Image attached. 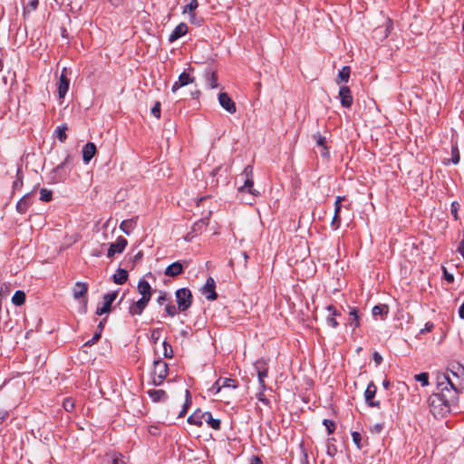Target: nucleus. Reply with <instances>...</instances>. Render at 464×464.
I'll return each mask as SVG.
<instances>
[{"mask_svg":"<svg viewBox=\"0 0 464 464\" xmlns=\"http://www.w3.org/2000/svg\"><path fill=\"white\" fill-rule=\"evenodd\" d=\"M219 382H221V388H232L235 389L237 387V384L235 380L229 378H219Z\"/></svg>","mask_w":464,"mask_h":464,"instance_id":"obj_33","label":"nucleus"},{"mask_svg":"<svg viewBox=\"0 0 464 464\" xmlns=\"http://www.w3.org/2000/svg\"><path fill=\"white\" fill-rule=\"evenodd\" d=\"M451 159H450V161L451 163L453 164H458L459 162V160H460V156H459V148L457 145H452L451 146Z\"/></svg>","mask_w":464,"mask_h":464,"instance_id":"obj_37","label":"nucleus"},{"mask_svg":"<svg viewBox=\"0 0 464 464\" xmlns=\"http://www.w3.org/2000/svg\"><path fill=\"white\" fill-rule=\"evenodd\" d=\"M31 193H27L23 198H21L20 200L17 202L16 210L21 214H24L27 211L28 208L31 206Z\"/></svg>","mask_w":464,"mask_h":464,"instance_id":"obj_18","label":"nucleus"},{"mask_svg":"<svg viewBox=\"0 0 464 464\" xmlns=\"http://www.w3.org/2000/svg\"><path fill=\"white\" fill-rule=\"evenodd\" d=\"M165 311L170 316H174L177 314V308L173 304H167L165 307Z\"/></svg>","mask_w":464,"mask_h":464,"instance_id":"obj_49","label":"nucleus"},{"mask_svg":"<svg viewBox=\"0 0 464 464\" xmlns=\"http://www.w3.org/2000/svg\"><path fill=\"white\" fill-rule=\"evenodd\" d=\"M66 69L64 68L61 73L58 82V96L59 99H63L68 92L70 81L66 77Z\"/></svg>","mask_w":464,"mask_h":464,"instance_id":"obj_11","label":"nucleus"},{"mask_svg":"<svg viewBox=\"0 0 464 464\" xmlns=\"http://www.w3.org/2000/svg\"><path fill=\"white\" fill-rule=\"evenodd\" d=\"M185 394H186V401H185L182 410L179 413V417L185 416V414L187 413L188 408L189 407V405L191 403L190 393H189L188 390L185 391Z\"/></svg>","mask_w":464,"mask_h":464,"instance_id":"obj_35","label":"nucleus"},{"mask_svg":"<svg viewBox=\"0 0 464 464\" xmlns=\"http://www.w3.org/2000/svg\"><path fill=\"white\" fill-rule=\"evenodd\" d=\"M389 313V307L386 304H378L372 307V314L374 317L381 315H387Z\"/></svg>","mask_w":464,"mask_h":464,"instance_id":"obj_30","label":"nucleus"},{"mask_svg":"<svg viewBox=\"0 0 464 464\" xmlns=\"http://www.w3.org/2000/svg\"><path fill=\"white\" fill-rule=\"evenodd\" d=\"M101 334H102V333H100V331H97V332L93 334V336H92V340H91V341H89V345L91 344V343H96V342L101 338Z\"/></svg>","mask_w":464,"mask_h":464,"instance_id":"obj_61","label":"nucleus"},{"mask_svg":"<svg viewBox=\"0 0 464 464\" xmlns=\"http://www.w3.org/2000/svg\"><path fill=\"white\" fill-rule=\"evenodd\" d=\"M183 272V266L179 262H174L169 266H167L165 270V275L167 276H177Z\"/></svg>","mask_w":464,"mask_h":464,"instance_id":"obj_21","label":"nucleus"},{"mask_svg":"<svg viewBox=\"0 0 464 464\" xmlns=\"http://www.w3.org/2000/svg\"><path fill=\"white\" fill-rule=\"evenodd\" d=\"M193 82L194 78L191 77L188 72H183L179 74L178 81L173 83L171 91L176 92L179 88L192 83Z\"/></svg>","mask_w":464,"mask_h":464,"instance_id":"obj_12","label":"nucleus"},{"mask_svg":"<svg viewBox=\"0 0 464 464\" xmlns=\"http://www.w3.org/2000/svg\"><path fill=\"white\" fill-rule=\"evenodd\" d=\"M204 422H206L209 427L216 430H220V420L213 418L212 414L209 411H205Z\"/></svg>","mask_w":464,"mask_h":464,"instance_id":"obj_25","label":"nucleus"},{"mask_svg":"<svg viewBox=\"0 0 464 464\" xmlns=\"http://www.w3.org/2000/svg\"><path fill=\"white\" fill-rule=\"evenodd\" d=\"M151 114L158 119L160 117V103L159 102L151 108Z\"/></svg>","mask_w":464,"mask_h":464,"instance_id":"obj_48","label":"nucleus"},{"mask_svg":"<svg viewBox=\"0 0 464 464\" xmlns=\"http://www.w3.org/2000/svg\"><path fill=\"white\" fill-rule=\"evenodd\" d=\"M198 6V0H190V2L184 7L183 14H191Z\"/></svg>","mask_w":464,"mask_h":464,"instance_id":"obj_38","label":"nucleus"},{"mask_svg":"<svg viewBox=\"0 0 464 464\" xmlns=\"http://www.w3.org/2000/svg\"><path fill=\"white\" fill-rule=\"evenodd\" d=\"M349 315L351 316L350 324L353 325L354 328L358 327L360 325V315L358 313L357 308L352 307L349 311Z\"/></svg>","mask_w":464,"mask_h":464,"instance_id":"obj_32","label":"nucleus"},{"mask_svg":"<svg viewBox=\"0 0 464 464\" xmlns=\"http://www.w3.org/2000/svg\"><path fill=\"white\" fill-rule=\"evenodd\" d=\"M267 372L268 370L257 372L258 382L262 391L266 389L265 379L267 377Z\"/></svg>","mask_w":464,"mask_h":464,"instance_id":"obj_42","label":"nucleus"},{"mask_svg":"<svg viewBox=\"0 0 464 464\" xmlns=\"http://www.w3.org/2000/svg\"><path fill=\"white\" fill-rule=\"evenodd\" d=\"M188 32V25L185 23H180L178 24L174 30L171 32V34L169 36V41L170 43L175 42L181 36L185 35Z\"/></svg>","mask_w":464,"mask_h":464,"instance_id":"obj_14","label":"nucleus"},{"mask_svg":"<svg viewBox=\"0 0 464 464\" xmlns=\"http://www.w3.org/2000/svg\"><path fill=\"white\" fill-rule=\"evenodd\" d=\"M216 283L212 277H208L206 281V284L202 287V294L206 296L208 300H215L217 299L216 293Z\"/></svg>","mask_w":464,"mask_h":464,"instance_id":"obj_9","label":"nucleus"},{"mask_svg":"<svg viewBox=\"0 0 464 464\" xmlns=\"http://www.w3.org/2000/svg\"><path fill=\"white\" fill-rule=\"evenodd\" d=\"M204 420H205V412L200 410H197L190 416H188V422L189 424H193L198 427H200L204 423Z\"/></svg>","mask_w":464,"mask_h":464,"instance_id":"obj_17","label":"nucleus"},{"mask_svg":"<svg viewBox=\"0 0 464 464\" xmlns=\"http://www.w3.org/2000/svg\"><path fill=\"white\" fill-rule=\"evenodd\" d=\"M339 97L341 99L342 106L350 108L353 104V96L349 87L342 86L339 91Z\"/></svg>","mask_w":464,"mask_h":464,"instance_id":"obj_13","label":"nucleus"},{"mask_svg":"<svg viewBox=\"0 0 464 464\" xmlns=\"http://www.w3.org/2000/svg\"><path fill=\"white\" fill-rule=\"evenodd\" d=\"M376 392H377L376 385L372 382H371L368 384V386L365 390V392H364L365 401L370 407H379L380 406L379 401H373Z\"/></svg>","mask_w":464,"mask_h":464,"instance_id":"obj_8","label":"nucleus"},{"mask_svg":"<svg viewBox=\"0 0 464 464\" xmlns=\"http://www.w3.org/2000/svg\"><path fill=\"white\" fill-rule=\"evenodd\" d=\"M24 302H25L24 292L21 291V290H17L12 297V303L16 306H20V305L24 304Z\"/></svg>","mask_w":464,"mask_h":464,"instance_id":"obj_29","label":"nucleus"},{"mask_svg":"<svg viewBox=\"0 0 464 464\" xmlns=\"http://www.w3.org/2000/svg\"><path fill=\"white\" fill-rule=\"evenodd\" d=\"M450 371L453 375H458L459 372H464V367L459 363H452Z\"/></svg>","mask_w":464,"mask_h":464,"instance_id":"obj_43","label":"nucleus"},{"mask_svg":"<svg viewBox=\"0 0 464 464\" xmlns=\"http://www.w3.org/2000/svg\"><path fill=\"white\" fill-rule=\"evenodd\" d=\"M373 360L377 364H380L382 361V357L377 352L373 353Z\"/></svg>","mask_w":464,"mask_h":464,"instance_id":"obj_62","label":"nucleus"},{"mask_svg":"<svg viewBox=\"0 0 464 464\" xmlns=\"http://www.w3.org/2000/svg\"><path fill=\"white\" fill-rule=\"evenodd\" d=\"M53 193L51 190L46 188H42L40 190V199L44 202H49L52 200Z\"/></svg>","mask_w":464,"mask_h":464,"instance_id":"obj_39","label":"nucleus"},{"mask_svg":"<svg viewBox=\"0 0 464 464\" xmlns=\"http://www.w3.org/2000/svg\"><path fill=\"white\" fill-rule=\"evenodd\" d=\"M127 244V239L122 237H118L116 242L111 244L110 247L108 248V257H112L115 254L123 252Z\"/></svg>","mask_w":464,"mask_h":464,"instance_id":"obj_10","label":"nucleus"},{"mask_svg":"<svg viewBox=\"0 0 464 464\" xmlns=\"http://www.w3.org/2000/svg\"><path fill=\"white\" fill-rule=\"evenodd\" d=\"M19 174H20V169H18L16 179L13 183L14 188H19L23 186V179H22V177L19 176Z\"/></svg>","mask_w":464,"mask_h":464,"instance_id":"obj_51","label":"nucleus"},{"mask_svg":"<svg viewBox=\"0 0 464 464\" xmlns=\"http://www.w3.org/2000/svg\"><path fill=\"white\" fill-rule=\"evenodd\" d=\"M178 309L180 312L186 311L191 305V292L188 288H180L176 292Z\"/></svg>","mask_w":464,"mask_h":464,"instance_id":"obj_6","label":"nucleus"},{"mask_svg":"<svg viewBox=\"0 0 464 464\" xmlns=\"http://www.w3.org/2000/svg\"><path fill=\"white\" fill-rule=\"evenodd\" d=\"M163 356L165 358H172L173 357V350L170 344H169L166 341L163 342Z\"/></svg>","mask_w":464,"mask_h":464,"instance_id":"obj_41","label":"nucleus"},{"mask_svg":"<svg viewBox=\"0 0 464 464\" xmlns=\"http://www.w3.org/2000/svg\"><path fill=\"white\" fill-rule=\"evenodd\" d=\"M38 5V0H31L27 5V7L24 8V11L30 7L32 10H35Z\"/></svg>","mask_w":464,"mask_h":464,"instance_id":"obj_60","label":"nucleus"},{"mask_svg":"<svg viewBox=\"0 0 464 464\" xmlns=\"http://www.w3.org/2000/svg\"><path fill=\"white\" fill-rule=\"evenodd\" d=\"M117 291H113L104 295L102 303L97 305L96 314L102 315L110 314L111 311V304L117 298Z\"/></svg>","mask_w":464,"mask_h":464,"instance_id":"obj_5","label":"nucleus"},{"mask_svg":"<svg viewBox=\"0 0 464 464\" xmlns=\"http://www.w3.org/2000/svg\"><path fill=\"white\" fill-rule=\"evenodd\" d=\"M327 311L329 312L328 316L326 317V324L327 325L336 328L338 326V322L335 319V316L339 315L340 314L337 312L335 307L332 304L328 305L326 307Z\"/></svg>","mask_w":464,"mask_h":464,"instance_id":"obj_19","label":"nucleus"},{"mask_svg":"<svg viewBox=\"0 0 464 464\" xmlns=\"http://www.w3.org/2000/svg\"><path fill=\"white\" fill-rule=\"evenodd\" d=\"M459 209V204L456 201H453L450 206V212L456 220L459 219V216H458Z\"/></svg>","mask_w":464,"mask_h":464,"instance_id":"obj_45","label":"nucleus"},{"mask_svg":"<svg viewBox=\"0 0 464 464\" xmlns=\"http://www.w3.org/2000/svg\"><path fill=\"white\" fill-rule=\"evenodd\" d=\"M150 301L148 300H145V298H140L139 299L137 302L133 303L130 308H129V312L130 314L132 315H140L143 312V310L145 309V307L147 306L148 303Z\"/></svg>","mask_w":464,"mask_h":464,"instance_id":"obj_15","label":"nucleus"},{"mask_svg":"<svg viewBox=\"0 0 464 464\" xmlns=\"http://www.w3.org/2000/svg\"><path fill=\"white\" fill-rule=\"evenodd\" d=\"M340 222H341V218H340L339 214H334L332 223H331V226L334 227V229H337L339 227Z\"/></svg>","mask_w":464,"mask_h":464,"instance_id":"obj_50","label":"nucleus"},{"mask_svg":"<svg viewBox=\"0 0 464 464\" xmlns=\"http://www.w3.org/2000/svg\"><path fill=\"white\" fill-rule=\"evenodd\" d=\"M414 378L416 381L421 382L422 386H427L429 384V374L427 372L416 374Z\"/></svg>","mask_w":464,"mask_h":464,"instance_id":"obj_40","label":"nucleus"},{"mask_svg":"<svg viewBox=\"0 0 464 464\" xmlns=\"http://www.w3.org/2000/svg\"><path fill=\"white\" fill-rule=\"evenodd\" d=\"M82 160H83V162L87 163V159H89V156H87V143L82 146Z\"/></svg>","mask_w":464,"mask_h":464,"instance_id":"obj_59","label":"nucleus"},{"mask_svg":"<svg viewBox=\"0 0 464 464\" xmlns=\"http://www.w3.org/2000/svg\"><path fill=\"white\" fill-rule=\"evenodd\" d=\"M9 416V411L6 410H0V424L3 423Z\"/></svg>","mask_w":464,"mask_h":464,"instance_id":"obj_56","label":"nucleus"},{"mask_svg":"<svg viewBox=\"0 0 464 464\" xmlns=\"http://www.w3.org/2000/svg\"><path fill=\"white\" fill-rule=\"evenodd\" d=\"M352 438H353V441L356 445V447L358 449H361L362 448V445H361L362 435H361V433L358 432V431H353L352 432Z\"/></svg>","mask_w":464,"mask_h":464,"instance_id":"obj_44","label":"nucleus"},{"mask_svg":"<svg viewBox=\"0 0 464 464\" xmlns=\"http://www.w3.org/2000/svg\"><path fill=\"white\" fill-rule=\"evenodd\" d=\"M342 200H343V198L337 197L335 203H334V214L340 213V210L342 208V205H341Z\"/></svg>","mask_w":464,"mask_h":464,"instance_id":"obj_54","label":"nucleus"},{"mask_svg":"<svg viewBox=\"0 0 464 464\" xmlns=\"http://www.w3.org/2000/svg\"><path fill=\"white\" fill-rule=\"evenodd\" d=\"M148 395L150 396V398L154 401V402H159L160 401H165L166 398H167V394H166V392L163 391V390H155V389H152V390H149L147 392Z\"/></svg>","mask_w":464,"mask_h":464,"instance_id":"obj_24","label":"nucleus"},{"mask_svg":"<svg viewBox=\"0 0 464 464\" xmlns=\"http://www.w3.org/2000/svg\"><path fill=\"white\" fill-rule=\"evenodd\" d=\"M86 293H87V285L85 283L77 282L72 288V295H73L74 299H76V300L84 298V295Z\"/></svg>","mask_w":464,"mask_h":464,"instance_id":"obj_20","label":"nucleus"},{"mask_svg":"<svg viewBox=\"0 0 464 464\" xmlns=\"http://www.w3.org/2000/svg\"><path fill=\"white\" fill-rule=\"evenodd\" d=\"M449 397L443 398L437 393L431 394L428 399L430 412L434 417H443L450 411L451 406L456 405L459 400V392L452 389L447 390Z\"/></svg>","mask_w":464,"mask_h":464,"instance_id":"obj_1","label":"nucleus"},{"mask_svg":"<svg viewBox=\"0 0 464 464\" xmlns=\"http://www.w3.org/2000/svg\"><path fill=\"white\" fill-rule=\"evenodd\" d=\"M249 464H263V462L258 457L253 456Z\"/></svg>","mask_w":464,"mask_h":464,"instance_id":"obj_64","label":"nucleus"},{"mask_svg":"<svg viewBox=\"0 0 464 464\" xmlns=\"http://www.w3.org/2000/svg\"><path fill=\"white\" fill-rule=\"evenodd\" d=\"M169 367L168 363L164 361L159 359L154 361V368H153V378L152 383L155 386H160L163 383L164 380L168 376Z\"/></svg>","mask_w":464,"mask_h":464,"instance_id":"obj_3","label":"nucleus"},{"mask_svg":"<svg viewBox=\"0 0 464 464\" xmlns=\"http://www.w3.org/2000/svg\"><path fill=\"white\" fill-rule=\"evenodd\" d=\"M128 279V272L125 269L119 268L113 276V281L117 285H123Z\"/></svg>","mask_w":464,"mask_h":464,"instance_id":"obj_27","label":"nucleus"},{"mask_svg":"<svg viewBox=\"0 0 464 464\" xmlns=\"http://www.w3.org/2000/svg\"><path fill=\"white\" fill-rule=\"evenodd\" d=\"M63 408L67 411H71L73 410L74 408V402L71 399V398H66L64 401H63Z\"/></svg>","mask_w":464,"mask_h":464,"instance_id":"obj_46","label":"nucleus"},{"mask_svg":"<svg viewBox=\"0 0 464 464\" xmlns=\"http://www.w3.org/2000/svg\"><path fill=\"white\" fill-rule=\"evenodd\" d=\"M188 15H189V21H190V23L195 24H197V25H200V24H201L202 20H201V19L197 18V17H196V14H195V13H194V12H192L191 14H188Z\"/></svg>","mask_w":464,"mask_h":464,"instance_id":"obj_53","label":"nucleus"},{"mask_svg":"<svg viewBox=\"0 0 464 464\" xmlns=\"http://www.w3.org/2000/svg\"><path fill=\"white\" fill-rule=\"evenodd\" d=\"M136 226V221L135 219L131 218V219H126V220H123L121 225H120V229L125 233L126 235H130V232L133 230V228L135 227Z\"/></svg>","mask_w":464,"mask_h":464,"instance_id":"obj_26","label":"nucleus"},{"mask_svg":"<svg viewBox=\"0 0 464 464\" xmlns=\"http://www.w3.org/2000/svg\"><path fill=\"white\" fill-rule=\"evenodd\" d=\"M104 459L106 464H126L123 456L120 453L106 454Z\"/></svg>","mask_w":464,"mask_h":464,"instance_id":"obj_23","label":"nucleus"},{"mask_svg":"<svg viewBox=\"0 0 464 464\" xmlns=\"http://www.w3.org/2000/svg\"><path fill=\"white\" fill-rule=\"evenodd\" d=\"M237 182H242L243 184L238 187L239 192H248L254 197L259 196V191L253 188V167L247 165L245 167L243 172L238 176Z\"/></svg>","mask_w":464,"mask_h":464,"instance_id":"obj_2","label":"nucleus"},{"mask_svg":"<svg viewBox=\"0 0 464 464\" xmlns=\"http://www.w3.org/2000/svg\"><path fill=\"white\" fill-rule=\"evenodd\" d=\"M314 139L316 142V144L320 147H322V150H321V155L323 157H328L329 155V151H328V149L325 145L326 143V139L325 137L322 136L319 132L315 133L314 135Z\"/></svg>","mask_w":464,"mask_h":464,"instance_id":"obj_22","label":"nucleus"},{"mask_svg":"<svg viewBox=\"0 0 464 464\" xmlns=\"http://www.w3.org/2000/svg\"><path fill=\"white\" fill-rule=\"evenodd\" d=\"M437 382H438V389L440 391L439 393H437L439 396H443V398L449 397V392L447 390H454L458 391L455 385L452 383L450 376L448 373H439L437 375Z\"/></svg>","mask_w":464,"mask_h":464,"instance_id":"obj_4","label":"nucleus"},{"mask_svg":"<svg viewBox=\"0 0 464 464\" xmlns=\"http://www.w3.org/2000/svg\"><path fill=\"white\" fill-rule=\"evenodd\" d=\"M350 72H351V69H350L349 66H343L339 71L337 83H340L342 82H347L349 81V78H350Z\"/></svg>","mask_w":464,"mask_h":464,"instance_id":"obj_31","label":"nucleus"},{"mask_svg":"<svg viewBox=\"0 0 464 464\" xmlns=\"http://www.w3.org/2000/svg\"><path fill=\"white\" fill-rule=\"evenodd\" d=\"M382 428H383L382 424H375V425L372 428V430H372V432H377V433H379V432H381V431L382 430Z\"/></svg>","mask_w":464,"mask_h":464,"instance_id":"obj_63","label":"nucleus"},{"mask_svg":"<svg viewBox=\"0 0 464 464\" xmlns=\"http://www.w3.org/2000/svg\"><path fill=\"white\" fill-rule=\"evenodd\" d=\"M96 147L92 142H89V160L95 155Z\"/></svg>","mask_w":464,"mask_h":464,"instance_id":"obj_55","label":"nucleus"},{"mask_svg":"<svg viewBox=\"0 0 464 464\" xmlns=\"http://www.w3.org/2000/svg\"><path fill=\"white\" fill-rule=\"evenodd\" d=\"M160 329H154L151 333V339L154 341V342H157L160 338Z\"/></svg>","mask_w":464,"mask_h":464,"instance_id":"obj_57","label":"nucleus"},{"mask_svg":"<svg viewBox=\"0 0 464 464\" xmlns=\"http://www.w3.org/2000/svg\"><path fill=\"white\" fill-rule=\"evenodd\" d=\"M138 292L141 295V298H145V300L150 301L151 297V287L150 284L144 280H140L138 284Z\"/></svg>","mask_w":464,"mask_h":464,"instance_id":"obj_16","label":"nucleus"},{"mask_svg":"<svg viewBox=\"0 0 464 464\" xmlns=\"http://www.w3.org/2000/svg\"><path fill=\"white\" fill-rule=\"evenodd\" d=\"M206 82L209 88L215 89L218 88V76L216 72L213 71H207L206 72Z\"/></svg>","mask_w":464,"mask_h":464,"instance_id":"obj_28","label":"nucleus"},{"mask_svg":"<svg viewBox=\"0 0 464 464\" xmlns=\"http://www.w3.org/2000/svg\"><path fill=\"white\" fill-rule=\"evenodd\" d=\"M323 423L325 426V428L327 429L329 434L334 432V430L335 429V424L333 420H324Z\"/></svg>","mask_w":464,"mask_h":464,"instance_id":"obj_47","label":"nucleus"},{"mask_svg":"<svg viewBox=\"0 0 464 464\" xmlns=\"http://www.w3.org/2000/svg\"><path fill=\"white\" fill-rule=\"evenodd\" d=\"M82 160H83V162L87 163V159H89V156H87V143L82 146Z\"/></svg>","mask_w":464,"mask_h":464,"instance_id":"obj_58","label":"nucleus"},{"mask_svg":"<svg viewBox=\"0 0 464 464\" xmlns=\"http://www.w3.org/2000/svg\"><path fill=\"white\" fill-rule=\"evenodd\" d=\"M254 368L257 372L268 370L266 362L264 359H259L254 363Z\"/></svg>","mask_w":464,"mask_h":464,"instance_id":"obj_36","label":"nucleus"},{"mask_svg":"<svg viewBox=\"0 0 464 464\" xmlns=\"http://www.w3.org/2000/svg\"><path fill=\"white\" fill-rule=\"evenodd\" d=\"M218 102L220 106L227 112L233 114L237 111L236 103L226 92H220L218 94Z\"/></svg>","mask_w":464,"mask_h":464,"instance_id":"obj_7","label":"nucleus"},{"mask_svg":"<svg viewBox=\"0 0 464 464\" xmlns=\"http://www.w3.org/2000/svg\"><path fill=\"white\" fill-rule=\"evenodd\" d=\"M67 127L65 125L58 126L55 130L56 137L61 142H63L67 138V135L65 133Z\"/></svg>","mask_w":464,"mask_h":464,"instance_id":"obj_34","label":"nucleus"},{"mask_svg":"<svg viewBox=\"0 0 464 464\" xmlns=\"http://www.w3.org/2000/svg\"><path fill=\"white\" fill-rule=\"evenodd\" d=\"M221 382L218 380L210 388V392L217 394L221 391Z\"/></svg>","mask_w":464,"mask_h":464,"instance_id":"obj_52","label":"nucleus"}]
</instances>
